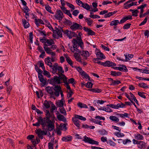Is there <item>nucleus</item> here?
Listing matches in <instances>:
<instances>
[{
    "label": "nucleus",
    "instance_id": "f257e3e1",
    "mask_svg": "<svg viewBox=\"0 0 149 149\" xmlns=\"http://www.w3.org/2000/svg\"><path fill=\"white\" fill-rule=\"evenodd\" d=\"M46 117L44 118H45L46 119L47 121L46 122L48 124V130L51 131L54 129L55 127L54 123L50 119V118L52 117L53 119H54L55 117L54 116L53 113H50L49 111L47 110H46Z\"/></svg>",
    "mask_w": 149,
    "mask_h": 149
},
{
    "label": "nucleus",
    "instance_id": "f03ea898",
    "mask_svg": "<svg viewBox=\"0 0 149 149\" xmlns=\"http://www.w3.org/2000/svg\"><path fill=\"white\" fill-rule=\"evenodd\" d=\"M38 122L36 123H33V126H36L39 127L40 125H42V129L44 130L45 127H48V124H47L46 119L45 118H42L41 117H39L37 119Z\"/></svg>",
    "mask_w": 149,
    "mask_h": 149
},
{
    "label": "nucleus",
    "instance_id": "7ed1b4c3",
    "mask_svg": "<svg viewBox=\"0 0 149 149\" xmlns=\"http://www.w3.org/2000/svg\"><path fill=\"white\" fill-rule=\"evenodd\" d=\"M49 83L53 86L60 84L62 83L61 81L60 80L59 77L57 76L54 77L53 78L49 80Z\"/></svg>",
    "mask_w": 149,
    "mask_h": 149
},
{
    "label": "nucleus",
    "instance_id": "20e7f679",
    "mask_svg": "<svg viewBox=\"0 0 149 149\" xmlns=\"http://www.w3.org/2000/svg\"><path fill=\"white\" fill-rule=\"evenodd\" d=\"M84 139L82 140L86 143H87L91 144H96L97 145H98L99 144L98 142L91 139L90 138L86 136H84Z\"/></svg>",
    "mask_w": 149,
    "mask_h": 149
},
{
    "label": "nucleus",
    "instance_id": "39448f33",
    "mask_svg": "<svg viewBox=\"0 0 149 149\" xmlns=\"http://www.w3.org/2000/svg\"><path fill=\"white\" fill-rule=\"evenodd\" d=\"M54 17L57 19L61 21L63 18L64 16L63 12L60 10H59L56 11Z\"/></svg>",
    "mask_w": 149,
    "mask_h": 149
},
{
    "label": "nucleus",
    "instance_id": "423d86ee",
    "mask_svg": "<svg viewBox=\"0 0 149 149\" xmlns=\"http://www.w3.org/2000/svg\"><path fill=\"white\" fill-rule=\"evenodd\" d=\"M97 63L98 64L103 65L105 67H110L116 65L115 63L109 61H107L104 62H101L99 61L97 62Z\"/></svg>",
    "mask_w": 149,
    "mask_h": 149
},
{
    "label": "nucleus",
    "instance_id": "0eeeda50",
    "mask_svg": "<svg viewBox=\"0 0 149 149\" xmlns=\"http://www.w3.org/2000/svg\"><path fill=\"white\" fill-rule=\"evenodd\" d=\"M70 28L72 31H74L77 30H81L83 28L80 24L76 22H74L70 26Z\"/></svg>",
    "mask_w": 149,
    "mask_h": 149
},
{
    "label": "nucleus",
    "instance_id": "6e6552de",
    "mask_svg": "<svg viewBox=\"0 0 149 149\" xmlns=\"http://www.w3.org/2000/svg\"><path fill=\"white\" fill-rule=\"evenodd\" d=\"M54 87L53 88L55 91L54 95L56 96H58L59 95L60 92L62 91V90L60 86L58 85H54Z\"/></svg>",
    "mask_w": 149,
    "mask_h": 149
},
{
    "label": "nucleus",
    "instance_id": "1a4fd4ad",
    "mask_svg": "<svg viewBox=\"0 0 149 149\" xmlns=\"http://www.w3.org/2000/svg\"><path fill=\"white\" fill-rule=\"evenodd\" d=\"M64 34H66L70 39L72 37H75L76 34L74 32L68 30H66L63 31Z\"/></svg>",
    "mask_w": 149,
    "mask_h": 149
},
{
    "label": "nucleus",
    "instance_id": "9d476101",
    "mask_svg": "<svg viewBox=\"0 0 149 149\" xmlns=\"http://www.w3.org/2000/svg\"><path fill=\"white\" fill-rule=\"evenodd\" d=\"M95 54L97 58L99 59L100 60H102V59H105V56L99 50L96 51H95Z\"/></svg>",
    "mask_w": 149,
    "mask_h": 149
},
{
    "label": "nucleus",
    "instance_id": "9b49d317",
    "mask_svg": "<svg viewBox=\"0 0 149 149\" xmlns=\"http://www.w3.org/2000/svg\"><path fill=\"white\" fill-rule=\"evenodd\" d=\"M83 29L87 33L88 35V36L94 35L95 34L94 32L92 31L90 29L86 27H84Z\"/></svg>",
    "mask_w": 149,
    "mask_h": 149
},
{
    "label": "nucleus",
    "instance_id": "f8f14e48",
    "mask_svg": "<svg viewBox=\"0 0 149 149\" xmlns=\"http://www.w3.org/2000/svg\"><path fill=\"white\" fill-rule=\"evenodd\" d=\"M58 77H59L60 81L61 80L63 81L62 82V83L63 82L65 84L67 82V77L64 74L62 73H61V74H59Z\"/></svg>",
    "mask_w": 149,
    "mask_h": 149
},
{
    "label": "nucleus",
    "instance_id": "ddd939ff",
    "mask_svg": "<svg viewBox=\"0 0 149 149\" xmlns=\"http://www.w3.org/2000/svg\"><path fill=\"white\" fill-rule=\"evenodd\" d=\"M53 89V87H50L49 86L47 87L45 89L47 92L49 93L52 97H53V96L54 95V92Z\"/></svg>",
    "mask_w": 149,
    "mask_h": 149
},
{
    "label": "nucleus",
    "instance_id": "4468645a",
    "mask_svg": "<svg viewBox=\"0 0 149 149\" xmlns=\"http://www.w3.org/2000/svg\"><path fill=\"white\" fill-rule=\"evenodd\" d=\"M80 55L84 57V58L86 59L89 56V53L87 51H82L80 52Z\"/></svg>",
    "mask_w": 149,
    "mask_h": 149
},
{
    "label": "nucleus",
    "instance_id": "2eb2a0df",
    "mask_svg": "<svg viewBox=\"0 0 149 149\" xmlns=\"http://www.w3.org/2000/svg\"><path fill=\"white\" fill-rule=\"evenodd\" d=\"M72 120L73 123L78 127V128H80V124H79V121L75 117L72 118Z\"/></svg>",
    "mask_w": 149,
    "mask_h": 149
},
{
    "label": "nucleus",
    "instance_id": "dca6fc26",
    "mask_svg": "<svg viewBox=\"0 0 149 149\" xmlns=\"http://www.w3.org/2000/svg\"><path fill=\"white\" fill-rule=\"evenodd\" d=\"M44 130H42L41 129H38L36 130V132L38 133H39L40 134L42 135H46L47 134V130H48V129H46L44 128Z\"/></svg>",
    "mask_w": 149,
    "mask_h": 149
},
{
    "label": "nucleus",
    "instance_id": "f3484780",
    "mask_svg": "<svg viewBox=\"0 0 149 149\" xmlns=\"http://www.w3.org/2000/svg\"><path fill=\"white\" fill-rule=\"evenodd\" d=\"M119 66L120 67H119V70L124 72H127L128 71V70L125 65H120Z\"/></svg>",
    "mask_w": 149,
    "mask_h": 149
},
{
    "label": "nucleus",
    "instance_id": "a211bd4d",
    "mask_svg": "<svg viewBox=\"0 0 149 149\" xmlns=\"http://www.w3.org/2000/svg\"><path fill=\"white\" fill-rule=\"evenodd\" d=\"M50 58L49 57H48L47 58L45 59V63L49 66L50 67H52V63L50 62Z\"/></svg>",
    "mask_w": 149,
    "mask_h": 149
},
{
    "label": "nucleus",
    "instance_id": "6ab92c4d",
    "mask_svg": "<svg viewBox=\"0 0 149 149\" xmlns=\"http://www.w3.org/2000/svg\"><path fill=\"white\" fill-rule=\"evenodd\" d=\"M72 137L70 136H66L62 137V140L63 141L65 142L70 141L72 140Z\"/></svg>",
    "mask_w": 149,
    "mask_h": 149
},
{
    "label": "nucleus",
    "instance_id": "aec40b11",
    "mask_svg": "<svg viewBox=\"0 0 149 149\" xmlns=\"http://www.w3.org/2000/svg\"><path fill=\"white\" fill-rule=\"evenodd\" d=\"M134 136L135 139L138 140H142L144 139L143 136L140 134H135Z\"/></svg>",
    "mask_w": 149,
    "mask_h": 149
},
{
    "label": "nucleus",
    "instance_id": "412c9836",
    "mask_svg": "<svg viewBox=\"0 0 149 149\" xmlns=\"http://www.w3.org/2000/svg\"><path fill=\"white\" fill-rule=\"evenodd\" d=\"M57 117L58 120L63 121L64 122H65L66 121V118L61 114H59L57 116Z\"/></svg>",
    "mask_w": 149,
    "mask_h": 149
},
{
    "label": "nucleus",
    "instance_id": "4be33fe9",
    "mask_svg": "<svg viewBox=\"0 0 149 149\" xmlns=\"http://www.w3.org/2000/svg\"><path fill=\"white\" fill-rule=\"evenodd\" d=\"M45 9L49 13L52 14H54V13L52 12L51 10V7L48 4L45 5Z\"/></svg>",
    "mask_w": 149,
    "mask_h": 149
},
{
    "label": "nucleus",
    "instance_id": "5701e85b",
    "mask_svg": "<svg viewBox=\"0 0 149 149\" xmlns=\"http://www.w3.org/2000/svg\"><path fill=\"white\" fill-rule=\"evenodd\" d=\"M44 46L43 48L45 50L47 54H49L51 52V48L49 47H47V45L46 44H44Z\"/></svg>",
    "mask_w": 149,
    "mask_h": 149
},
{
    "label": "nucleus",
    "instance_id": "b1692460",
    "mask_svg": "<svg viewBox=\"0 0 149 149\" xmlns=\"http://www.w3.org/2000/svg\"><path fill=\"white\" fill-rule=\"evenodd\" d=\"M109 118L111 120L116 122H119V119L118 118L113 116H110Z\"/></svg>",
    "mask_w": 149,
    "mask_h": 149
},
{
    "label": "nucleus",
    "instance_id": "393cba45",
    "mask_svg": "<svg viewBox=\"0 0 149 149\" xmlns=\"http://www.w3.org/2000/svg\"><path fill=\"white\" fill-rule=\"evenodd\" d=\"M43 105L44 106V107L43 108L44 109H48L50 107V104L49 102L46 100L44 101Z\"/></svg>",
    "mask_w": 149,
    "mask_h": 149
},
{
    "label": "nucleus",
    "instance_id": "a878e982",
    "mask_svg": "<svg viewBox=\"0 0 149 149\" xmlns=\"http://www.w3.org/2000/svg\"><path fill=\"white\" fill-rule=\"evenodd\" d=\"M72 42L73 44V48L78 47V41L76 39H74L72 40Z\"/></svg>",
    "mask_w": 149,
    "mask_h": 149
},
{
    "label": "nucleus",
    "instance_id": "bb28decb",
    "mask_svg": "<svg viewBox=\"0 0 149 149\" xmlns=\"http://www.w3.org/2000/svg\"><path fill=\"white\" fill-rule=\"evenodd\" d=\"M81 6L87 10H89L91 8L90 6L87 3H84Z\"/></svg>",
    "mask_w": 149,
    "mask_h": 149
},
{
    "label": "nucleus",
    "instance_id": "cd10ccee",
    "mask_svg": "<svg viewBox=\"0 0 149 149\" xmlns=\"http://www.w3.org/2000/svg\"><path fill=\"white\" fill-rule=\"evenodd\" d=\"M111 74L113 76H119L121 75V73L120 72H116V71H111Z\"/></svg>",
    "mask_w": 149,
    "mask_h": 149
},
{
    "label": "nucleus",
    "instance_id": "c85d7f7f",
    "mask_svg": "<svg viewBox=\"0 0 149 149\" xmlns=\"http://www.w3.org/2000/svg\"><path fill=\"white\" fill-rule=\"evenodd\" d=\"M74 117L77 119H78L80 120L83 121H85L86 120V118L82 116L75 114L74 115Z\"/></svg>",
    "mask_w": 149,
    "mask_h": 149
},
{
    "label": "nucleus",
    "instance_id": "c756f323",
    "mask_svg": "<svg viewBox=\"0 0 149 149\" xmlns=\"http://www.w3.org/2000/svg\"><path fill=\"white\" fill-rule=\"evenodd\" d=\"M77 105L80 108H88V107L86 104L84 103H83L81 102H78L77 103Z\"/></svg>",
    "mask_w": 149,
    "mask_h": 149
},
{
    "label": "nucleus",
    "instance_id": "7c9ffc66",
    "mask_svg": "<svg viewBox=\"0 0 149 149\" xmlns=\"http://www.w3.org/2000/svg\"><path fill=\"white\" fill-rule=\"evenodd\" d=\"M146 69H138L137 68H136V69H137L139 70H141L142 71V73H144L146 74H149V70H147V69H148V68L146 67Z\"/></svg>",
    "mask_w": 149,
    "mask_h": 149
},
{
    "label": "nucleus",
    "instance_id": "2f4dec72",
    "mask_svg": "<svg viewBox=\"0 0 149 149\" xmlns=\"http://www.w3.org/2000/svg\"><path fill=\"white\" fill-rule=\"evenodd\" d=\"M117 12V11H114L113 12H109L105 14L104 15V17L105 18L110 17L112 15L114 14Z\"/></svg>",
    "mask_w": 149,
    "mask_h": 149
},
{
    "label": "nucleus",
    "instance_id": "473e14b6",
    "mask_svg": "<svg viewBox=\"0 0 149 149\" xmlns=\"http://www.w3.org/2000/svg\"><path fill=\"white\" fill-rule=\"evenodd\" d=\"M139 146L138 147L141 148H145L146 145L145 142L141 141H139Z\"/></svg>",
    "mask_w": 149,
    "mask_h": 149
},
{
    "label": "nucleus",
    "instance_id": "72a5a7b5",
    "mask_svg": "<svg viewBox=\"0 0 149 149\" xmlns=\"http://www.w3.org/2000/svg\"><path fill=\"white\" fill-rule=\"evenodd\" d=\"M45 22L46 23L45 25H46L48 27V28L52 31H54V29L52 26L50 24L49 22L47 20L45 21Z\"/></svg>",
    "mask_w": 149,
    "mask_h": 149
},
{
    "label": "nucleus",
    "instance_id": "f704fd0d",
    "mask_svg": "<svg viewBox=\"0 0 149 149\" xmlns=\"http://www.w3.org/2000/svg\"><path fill=\"white\" fill-rule=\"evenodd\" d=\"M23 24L25 28H27L29 27V24L26 22V21L25 19H23L22 20Z\"/></svg>",
    "mask_w": 149,
    "mask_h": 149
},
{
    "label": "nucleus",
    "instance_id": "c9c22d12",
    "mask_svg": "<svg viewBox=\"0 0 149 149\" xmlns=\"http://www.w3.org/2000/svg\"><path fill=\"white\" fill-rule=\"evenodd\" d=\"M130 11H132V16H135V17H136L137 16V13L139 12V11L138 10H132V9H130Z\"/></svg>",
    "mask_w": 149,
    "mask_h": 149
},
{
    "label": "nucleus",
    "instance_id": "e433bc0d",
    "mask_svg": "<svg viewBox=\"0 0 149 149\" xmlns=\"http://www.w3.org/2000/svg\"><path fill=\"white\" fill-rule=\"evenodd\" d=\"M45 43H47V46L52 45V44H54V42L53 40L52 39L50 40L47 39L46 40Z\"/></svg>",
    "mask_w": 149,
    "mask_h": 149
},
{
    "label": "nucleus",
    "instance_id": "4c0bfd02",
    "mask_svg": "<svg viewBox=\"0 0 149 149\" xmlns=\"http://www.w3.org/2000/svg\"><path fill=\"white\" fill-rule=\"evenodd\" d=\"M119 24V21L118 20H115L111 22L110 25L111 26H116L118 24Z\"/></svg>",
    "mask_w": 149,
    "mask_h": 149
},
{
    "label": "nucleus",
    "instance_id": "58836bf2",
    "mask_svg": "<svg viewBox=\"0 0 149 149\" xmlns=\"http://www.w3.org/2000/svg\"><path fill=\"white\" fill-rule=\"evenodd\" d=\"M89 90L93 92L97 93H100L102 91V90L99 88H93Z\"/></svg>",
    "mask_w": 149,
    "mask_h": 149
},
{
    "label": "nucleus",
    "instance_id": "ea45409f",
    "mask_svg": "<svg viewBox=\"0 0 149 149\" xmlns=\"http://www.w3.org/2000/svg\"><path fill=\"white\" fill-rule=\"evenodd\" d=\"M138 85L139 87L143 88H148V86H147L146 84L143 83H139Z\"/></svg>",
    "mask_w": 149,
    "mask_h": 149
},
{
    "label": "nucleus",
    "instance_id": "a19ab883",
    "mask_svg": "<svg viewBox=\"0 0 149 149\" xmlns=\"http://www.w3.org/2000/svg\"><path fill=\"white\" fill-rule=\"evenodd\" d=\"M66 61L68 63L72 68L73 67V62L68 57L66 58Z\"/></svg>",
    "mask_w": 149,
    "mask_h": 149
},
{
    "label": "nucleus",
    "instance_id": "79ce46f5",
    "mask_svg": "<svg viewBox=\"0 0 149 149\" xmlns=\"http://www.w3.org/2000/svg\"><path fill=\"white\" fill-rule=\"evenodd\" d=\"M117 109H119V108H123L125 107V104H124L123 103L121 102V104L118 103L116 105Z\"/></svg>",
    "mask_w": 149,
    "mask_h": 149
},
{
    "label": "nucleus",
    "instance_id": "37998d69",
    "mask_svg": "<svg viewBox=\"0 0 149 149\" xmlns=\"http://www.w3.org/2000/svg\"><path fill=\"white\" fill-rule=\"evenodd\" d=\"M86 21V22L88 25L90 26L93 22V21L90 18H86L85 19Z\"/></svg>",
    "mask_w": 149,
    "mask_h": 149
},
{
    "label": "nucleus",
    "instance_id": "c03bdc74",
    "mask_svg": "<svg viewBox=\"0 0 149 149\" xmlns=\"http://www.w3.org/2000/svg\"><path fill=\"white\" fill-rule=\"evenodd\" d=\"M121 83V82L119 80H113V82H112V83L111 84V85L115 86L116 85H118L119 84H120Z\"/></svg>",
    "mask_w": 149,
    "mask_h": 149
},
{
    "label": "nucleus",
    "instance_id": "a18cd8bd",
    "mask_svg": "<svg viewBox=\"0 0 149 149\" xmlns=\"http://www.w3.org/2000/svg\"><path fill=\"white\" fill-rule=\"evenodd\" d=\"M126 60L128 61L130 60L133 57V55L131 54H129L127 55V54H125Z\"/></svg>",
    "mask_w": 149,
    "mask_h": 149
},
{
    "label": "nucleus",
    "instance_id": "49530a36",
    "mask_svg": "<svg viewBox=\"0 0 149 149\" xmlns=\"http://www.w3.org/2000/svg\"><path fill=\"white\" fill-rule=\"evenodd\" d=\"M61 31L63 32L64 31L63 29L62 28H61L60 29H59L56 31L57 34L60 37H62Z\"/></svg>",
    "mask_w": 149,
    "mask_h": 149
},
{
    "label": "nucleus",
    "instance_id": "de8ad7c7",
    "mask_svg": "<svg viewBox=\"0 0 149 149\" xmlns=\"http://www.w3.org/2000/svg\"><path fill=\"white\" fill-rule=\"evenodd\" d=\"M29 10V8L27 6H25L24 8V13L26 14V15L28 16L29 15V14L28 13Z\"/></svg>",
    "mask_w": 149,
    "mask_h": 149
},
{
    "label": "nucleus",
    "instance_id": "09e8293b",
    "mask_svg": "<svg viewBox=\"0 0 149 149\" xmlns=\"http://www.w3.org/2000/svg\"><path fill=\"white\" fill-rule=\"evenodd\" d=\"M43 70L44 72L43 73V74L44 75L48 77H51V75L50 74L49 72L45 70V69Z\"/></svg>",
    "mask_w": 149,
    "mask_h": 149
},
{
    "label": "nucleus",
    "instance_id": "8fccbe9b",
    "mask_svg": "<svg viewBox=\"0 0 149 149\" xmlns=\"http://www.w3.org/2000/svg\"><path fill=\"white\" fill-rule=\"evenodd\" d=\"M107 144H109L111 146H115L116 145V143L113 141L111 140H109L107 142Z\"/></svg>",
    "mask_w": 149,
    "mask_h": 149
},
{
    "label": "nucleus",
    "instance_id": "3c124183",
    "mask_svg": "<svg viewBox=\"0 0 149 149\" xmlns=\"http://www.w3.org/2000/svg\"><path fill=\"white\" fill-rule=\"evenodd\" d=\"M119 140L122 141L124 145L126 144L127 143H130L131 142V141L130 140L128 139H126L125 140H122V139H120Z\"/></svg>",
    "mask_w": 149,
    "mask_h": 149
},
{
    "label": "nucleus",
    "instance_id": "603ef678",
    "mask_svg": "<svg viewBox=\"0 0 149 149\" xmlns=\"http://www.w3.org/2000/svg\"><path fill=\"white\" fill-rule=\"evenodd\" d=\"M58 110L62 114L65 116L66 115V111L63 107L61 109H59Z\"/></svg>",
    "mask_w": 149,
    "mask_h": 149
},
{
    "label": "nucleus",
    "instance_id": "864d4df0",
    "mask_svg": "<svg viewBox=\"0 0 149 149\" xmlns=\"http://www.w3.org/2000/svg\"><path fill=\"white\" fill-rule=\"evenodd\" d=\"M57 105L58 107H62L63 105V102L62 99L60 100L59 102L57 103Z\"/></svg>",
    "mask_w": 149,
    "mask_h": 149
},
{
    "label": "nucleus",
    "instance_id": "5fc2aeb1",
    "mask_svg": "<svg viewBox=\"0 0 149 149\" xmlns=\"http://www.w3.org/2000/svg\"><path fill=\"white\" fill-rule=\"evenodd\" d=\"M117 115L119 116L120 117L122 118H124L125 117H128V114L127 113H125L123 114L118 113Z\"/></svg>",
    "mask_w": 149,
    "mask_h": 149
},
{
    "label": "nucleus",
    "instance_id": "6e6d98bb",
    "mask_svg": "<svg viewBox=\"0 0 149 149\" xmlns=\"http://www.w3.org/2000/svg\"><path fill=\"white\" fill-rule=\"evenodd\" d=\"M75 80L73 78H71L68 79V84L69 83L72 84V85L75 84V83L74 82Z\"/></svg>",
    "mask_w": 149,
    "mask_h": 149
},
{
    "label": "nucleus",
    "instance_id": "4d7b16f0",
    "mask_svg": "<svg viewBox=\"0 0 149 149\" xmlns=\"http://www.w3.org/2000/svg\"><path fill=\"white\" fill-rule=\"evenodd\" d=\"M37 49L41 53H42V54H44L45 53V52L44 51L42 47L39 45H38V47Z\"/></svg>",
    "mask_w": 149,
    "mask_h": 149
},
{
    "label": "nucleus",
    "instance_id": "13d9d810",
    "mask_svg": "<svg viewBox=\"0 0 149 149\" xmlns=\"http://www.w3.org/2000/svg\"><path fill=\"white\" fill-rule=\"evenodd\" d=\"M93 84L91 82H88L87 83L85 84V86L89 88H91L92 87Z\"/></svg>",
    "mask_w": 149,
    "mask_h": 149
},
{
    "label": "nucleus",
    "instance_id": "bf43d9fd",
    "mask_svg": "<svg viewBox=\"0 0 149 149\" xmlns=\"http://www.w3.org/2000/svg\"><path fill=\"white\" fill-rule=\"evenodd\" d=\"M115 135L118 137H122L124 136V134L121 132H116Z\"/></svg>",
    "mask_w": 149,
    "mask_h": 149
},
{
    "label": "nucleus",
    "instance_id": "052dcab7",
    "mask_svg": "<svg viewBox=\"0 0 149 149\" xmlns=\"http://www.w3.org/2000/svg\"><path fill=\"white\" fill-rule=\"evenodd\" d=\"M83 45V43L82 40L81 38H79L78 41V47L80 46L82 48V45Z\"/></svg>",
    "mask_w": 149,
    "mask_h": 149
},
{
    "label": "nucleus",
    "instance_id": "680f3d73",
    "mask_svg": "<svg viewBox=\"0 0 149 149\" xmlns=\"http://www.w3.org/2000/svg\"><path fill=\"white\" fill-rule=\"evenodd\" d=\"M33 32H31L29 33V39L31 43H33Z\"/></svg>",
    "mask_w": 149,
    "mask_h": 149
},
{
    "label": "nucleus",
    "instance_id": "e2e57ef3",
    "mask_svg": "<svg viewBox=\"0 0 149 149\" xmlns=\"http://www.w3.org/2000/svg\"><path fill=\"white\" fill-rule=\"evenodd\" d=\"M131 25L130 23H127L125 24L123 26V29H129L130 27V26Z\"/></svg>",
    "mask_w": 149,
    "mask_h": 149
},
{
    "label": "nucleus",
    "instance_id": "0e129e2a",
    "mask_svg": "<svg viewBox=\"0 0 149 149\" xmlns=\"http://www.w3.org/2000/svg\"><path fill=\"white\" fill-rule=\"evenodd\" d=\"M35 69L38 73H42V71L39 68L37 65H35Z\"/></svg>",
    "mask_w": 149,
    "mask_h": 149
},
{
    "label": "nucleus",
    "instance_id": "69168bd1",
    "mask_svg": "<svg viewBox=\"0 0 149 149\" xmlns=\"http://www.w3.org/2000/svg\"><path fill=\"white\" fill-rule=\"evenodd\" d=\"M67 97L68 98L71 97L72 96V95L73 93V92L72 91H70L69 92L68 91H67Z\"/></svg>",
    "mask_w": 149,
    "mask_h": 149
},
{
    "label": "nucleus",
    "instance_id": "338daca9",
    "mask_svg": "<svg viewBox=\"0 0 149 149\" xmlns=\"http://www.w3.org/2000/svg\"><path fill=\"white\" fill-rule=\"evenodd\" d=\"M100 134L102 135H107V132L105 130H102L99 131Z\"/></svg>",
    "mask_w": 149,
    "mask_h": 149
},
{
    "label": "nucleus",
    "instance_id": "774afa93",
    "mask_svg": "<svg viewBox=\"0 0 149 149\" xmlns=\"http://www.w3.org/2000/svg\"><path fill=\"white\" fill-rule=\"evenodd\" d=\"M64 24L67 25H70L72 24V23L70 21L65 19V21H64Z\"/></svg>",
    "mask_w": 149,
    "mask_h": 149
}]
</instances>
